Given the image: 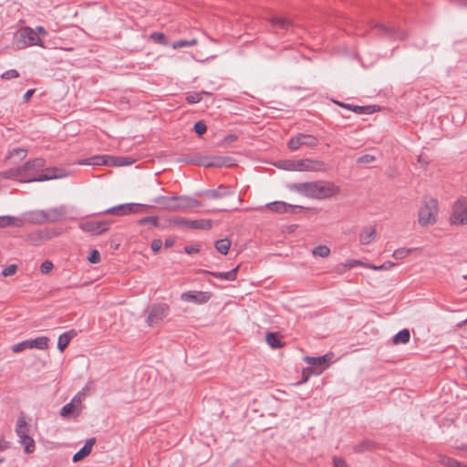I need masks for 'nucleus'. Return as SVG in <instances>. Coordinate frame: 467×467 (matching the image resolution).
<instances>
[{"label":"nucleus","instance_id":"nucleus-1","mask_svg":"<svg viewBox=\"0 0 467 467\" xmlns=\"http://www.w3.org/2000/svg\"><path fill=\"white\" fill-rule=\"evenodd\" d=\"M287 188L291 192L317 200L328 199L340 192V187L328 181L290 183Z\"/></svg>","mask_w":467,"mask_h":467},{"label":"nucleus","instance_id":"nucleus-2","mask_svg":"<svg viewBox=\"0 0 467 467\" xmlns=\"http://www.w3.org/2000/svg\"><path fill=\"white\" fill-rule=\"evenodd\" d=\"M14 44L17 49H23L32 46L44 47L40 36L32 27L29 26L22 27L16 34Z\"/></svg>","mask_w":467,"mask_h":467},{"label":"nucleus","instance_id":"nucleus-3","mask_svg":"<svg viewBox=\"0 0 467 467\" xmlns=\"http://www.w3.org/2000/svg\"><path fill=\"white\" fill-rule=\"evenodd\" d=\"M438 211V202L435 199L425 201L419 211V223L422 226L435 223Z\"/></svg>","mask_w":467,"mask_h":467},{"label":"nucleus","instance_id":"nucleus-4","mask_svg":"<svg viewBox=\"0 0 467 467\" xmlns=\"http://www.w3.org/2000/svg\"><path fill=\"white\" fill-rule=\"evenodd\" d=\"M170 307L165 303L153 304L145 310L146 323L152 327L161 323L168 315Z\"/></svg>","mask_w":467,"mask_h":467},{"label":"nucleus","instance_id":"nucleus-5","mask_svg":"<svg viewBox=\"0 0 467 467\" xmlns=\"http://www.w3.org/2000/svg\"><path fill=\"white\" fill-rule=\"evenodd\" d=\"M450 220L451 224H467V202L464 198L459 199L453 204Z\"/></svg>","mask_w":467,"mask_h":467},{"label":"nucleus","instance_id":"nucleus-6","mask_svg":"<svg viewBox=\"0 0 467 467\" xmlns=\"http://www.w3.org/2000/svg\"><path fill=\"white\" fill-rule=\"evenodd\" d=\"M149 205L140 204V203H124L119 204L104 211V213L113 214L117 216L127 215L130 213H139L142 212L143 209L149 208Z\"/></svg>","mask_w":467,"mask_h":467},{"label":"nucleus","instance_id":"nucleus-7","mask_svg":"<svg viewBox=\"0 0 467 467\" xmlns=\"http://www.w3.org/2000/svg\"><path fill=\"white\" fill-rule=\"evenodd\" d=\"M48 347V337H38L34 339H27L22 342H19L12 347V350L15 353L21 352L27 348H36L40 350H44Z\"/></svg>","mask_w":467,"mask_h":467},{"label":"nucleus","instance_id":"nucleus-8","mask_svg":"<svg viewBox=\"0 0 467 467\" xmlns=\"http://www.w3.org/2000/svg\"><path fill=\"white\" fill-rule=\"evenodd\" d=\"M318 144V140L310 134L299 133L292 137L288 141V148L292 150H297L301 146L316 147Z\"/></svg>","mask_w":467,"mask_h":467},{"label":"nucleus","instance_id":"nucleus-9","mask_svg":"<svg viewBox=\"0 0 467 467\" xmlns=\"http://www.w3.org/2000/svg\"><path fill=\"white\" fill-rule=\"evenodd\" d=\"M46 164V161L42 158H36L34 160H30L26 161L24 165L20 166L22 174L24 179H22L23 182H26L24 180L28 177H36L35 173L42 170Z\"/></svg>","mask_w":467,"mask_h":467},{"label":"nucleus","instance_id":"nucleus-10","mask_svg":"<svg viewBox=\"0 0 467 467\" xmlns=\"http://www.w3.org/2000/svg\"><path fill=\"white\" fill-rule=\"evenodd\" d=\"M66 176V173L57 168H47L42 170L41 173L36 177H28L24 181L26 182H44L54 179H60Z\"/></svg>","mask_w":467,"mask_h":467},{"label":"nucleus","instance_id":"nucleus-11","mask_svg":"<svg viewBox=\"0 0 467 467\" xmlns=\"http://www.w3.org/2000/svg\"><path fill=\"white\" fill-rule=\"evenodd\" d=\"M211 298V293L205 291H187L181 295V299L184 302L194 304H204Z\"/></svg>","mask_w":467,"mask_h":467},{"label":"nucleus","instance_id":"nucleus-12","mask_svg":"<svg viewBox=\"0 0 467 467\" xmlns=\"http://www.w3.org/2000/svg\"><path fill=\"white\" fill-rule=\"evenodd\" d=\"M326 170L325 162L317 160H298L296 161V171H323Z\"/></svg>","mask_w":467,"mask_h":467},{"label":"nucleus","instance_id":"nucleus-13","mask_svg":"<svg viewBox=\"0 0 467 467\" xmlns=\"http://www.w3.org/2000/svg\"><path fill=\"white\" fill-rule=\"evenodd\" d=\"M266 207L270 211L278 213H296V210L306 209L303 206L292 205V204L286 203L285 202H279V201L269 202L266 204Z\"/></svg>","mask_w":467,"mask_h":467},{"label":"nucleus","instance_id":"nucleus-14","mask_svg":"<svg viewBox=\"0 0 467 467\" xmlns=\"http://www.w3.org/2000/svg\"><path fill=\"white\" fill-rule=\"evenodd\" d=\"M80 228L85 232L99 235L108 230V223L105 221H87L80 223Z\"/></svg>","mask_w":467,"mask_h":467},{"label":"nucleus","instance_id":"nucleus-15","mask_svg":"<svg viewBox=\"0 0 467 467\" xmlns=\"http://www.w3.org/2000/svg\"><path fill=\"white\" fill-rule=\"evenodd\" d=\"M234 194V191L233 188L223 184L220 185L217 189L207 190L202 193V195L207 199H220Z\"/></svg>","mask_w":467,"mask_h":467},{"label":"nucleus","instance_id":"nucleus-16","mask_svg":"<svg viewBox=\"0 0 467 467\" xmlns=\"http://www.w3.org/2000/svg\"><path fill=\"white\" fill-rule=\"evenodd\" d=\"M19 218L24 221V224L26 223L42 224L47 222L46 211H31L24 213Z\"/></svg>","mask_w":467,"mask_h":467},{"label":"nucleus","instance_id":"nucleus-17","mask_svg":"<svg viewBox=\"0 0 467 467\" xmlns=\"http://www.w3.org/2000/svg\"><path fill=\"white\" fill-rule=\"evenodd\" d=\"M199 206H201V202L194 198L176 195L174 211H182L188 208H194Z\"/></svg>","mask_w":467,"mask_h":467},{"label":"nucleus","instance_id":"nucleus-18","mask_svg":"<svg viewBox=\"0 0 467 467\" xmlns=\"http://www.w3.org/2000/svg\"><path fill=\"white\" fill-rule=\"evenodd\" d=\"M48 238H49V235L47 234V232L42 231V230H36V231L27 234L25 236V241L31 245L37 246V245L42 244Z\"/></svg>","mask_w":467,"mask_h":467},{"label":"nucleus","instance_id":"nucleus-19","mask_svg":"<svg viewBox=\"0 0 467 467\" xmlns=\"http://www.w3.org/2000/svg\"><path fill=\"white\" fill-rule=\"evenodd\" d=\"M333 358L332 353H327L326 355L320 357H309L306 356L304 360L310 366L315 368H322L325 365H327L331 362Z\"/></svg>","mask_w":467,"mask_h":467},{"label":"nucleus","instance_id":"nucleus-20","mask_svg":"<svg viewBox=\"0 0 467 467\" xmlns=\"http://www.w3.org/2000/svg\"><path fill=\"white\" fill-rule=\"evenodd\" d=\"M96 443L95 438H89L86 441L84 446L73 455L72 461L78 462L90 454L94 444Z\"/></svg>","mask_w":467,"mask_h":467},{"label":"nucleus","instance_id":"nucleus-21","mask_svg":"<svg viewBox=\"0 0 467 467\" xmlns=\"http://www.w3.org/2000/svg\"><path fill=\"white\" fill-rule=\"evenodd\" d=\"M8 226L23 227L24 221L20 220L19 217H16V216H12V215L0 216V229L5 228Z\"/></svg>","mask_w":467,"mask_h":467},{"label":"nucleus","instance_id":"nucleus-22","mask_svg":"<svg viewBox=\"0 0 467 467\" xmlns=\"http://www.w3.org/2000/svg\"><path fill=\"white\" fill-rule=\"evenodd\" d=\"M337 104L358 114H371L375 111V106H355L342 102Z\"/></svg>","mask_w":467,"mask_h":467},{"label":"nucleus","instance_id":"nucleus-23","mask_svg":"<svg viewBox=\"0 0 467 467\" xmlns=\"http://www.w3.org/2000/svg\"><path fill=\"white\" fill-rule=\"evenodd\" d=\"M110 156L97 155L81 161L82 165H110Z\"/></svg>","mask_w":467,"mask_h":467},{"label":"nucleus","instance_id":"nucleus-24","mask_svg":"<svg viewBox=\"0 0 467 467\" xmlns=\"http://www.w3.org/2000/svg\"><path fill=\"white\" fill-rule=\"evenodd\" d=\"M176 202V195L166 197V196H159L154 199V202L161 205L162 208L174 211V204Z\"/></svg>","mask_w":467,"mask_h":467},{"label":"nucleus","instance_id":"nucleus-25","mask_svg":"<svg viewBox=\"0 0 467 467\" xmlns=\"http://www.w3.org/2000/svg\"><path fill=\"white\" fill-rule=\"evenodd\" d=\"M238 266L228 272H209L211 275L221 280L234 281L236 279Z\"/></svg>","mask_w":467,"mask_h":467},{"label":"nucleus","instance_id":"nucleus-26","mask_svg":"<svg viewBox=\"0 0 467 467\" xmlns=\"http://www.w3.org/2000/svg\"><path fill=\"white\" fill-rule=\"evenodd\" d=\"M212 227L211 220L200 219V220H189L187 227L189 229H202L207 230Z\"/></svg>","mask_w":467,"mask_h":467},{"label":"nucleus","instance_id":"nucleus-27","mask_svg":"<svg viewBox=\"0 0 467 467\" xmlns=\"http://www.w3.org/2000/svg\"><path fill=\"white\" fill-rule=\"evenodd\" d=\"M75 335V331L70 330L59 336L57 340V348L61 352H63L65 348L68 346L70 340L73 338Z\"/></svg>","mask_w":467,"mask_h":467},{"label":"nucleus","instance_id":"nucleus-28","mask_svg":"<svg viewBox=\"0 0 467 467\" xmlns=\"http://www.w3.org/2000/svg\"><path fill=\"white\" fill-rule=\"evenodd\" d=\"M30 426L27 424L24 418H19L17 420L16 432L19 438V440L29 434Z\"/></svg>","mask_w":467,"mask_h":467},{"label":"nucleus","instance_id":"nucleus-29","mask_svg":"<svg viewBox=\"0 0 467 467\" xmlns=\"http://www.w3.org/2000/svg\"><path fill=\"white\" fill-rule=\"evenodd\" d=\"M60 415L63 418H69L70 416L76 418L79 415V410L74 404H72V402H69L61 408Z\"/></svg>","mask_w":467,"mask_h":467},{"label":"nucleus","instance_id":"nucleus-30","mask_svg":"<svg viewBox=\"0 0 467 467\" xmlns=\"http://www.w3.org/2000/svg\"><path fill=\"white\" fill-rule=\"evenodd\" d=\"M376 228L372 227L370 229H366L362 231L359 235V242L361 244H370L376 236Z\"/></svg>","mask_w":467,"mask_h":467},{"label":"nucleus","instance_id":"nucleus-31","mask_svg":"<svg viewBox=\"0 0 467 467\" xmlns=\"http://www.w3.org/2000/svg\"><path fill=\"white\" fill-rule=\"evenodd\" d=\"M410 330L407 328H404L398 332L392 338V342L395 345L398 344H406L410 341Z\"/></svg>","mask_w":467,"mask_h":467},{"label":"nucleus","instance_id":"nucleus-32","mask_svg":"<svg viewBox=\"0 0 467 467\" xmlns=\"http://www.w3.org/2000/svg\"><path fill=\"white\" fill-rule=\"evenodd\" d=\"M19 442L24 447V451L26 453H32L35 451V441L34 440L28 435L21 438L19 440Z\"/></svg>","mask_w":467,"mask_h":467},{"label":"nucleus","instance_id":"nucleus-33","mask_svg":"<svg viewBox=\"0 0 467 467\" xmlns=\"http://www.w3.org/2000/svg\"><path fill=\"white\" fill-rule=\"evenodd\" d=\"M266 342L272 348H278L282 347V342L276 333L269 332L266 334Z\"/></svg>","mask_w":467,"mask_h":467},{"label":"nucleus","instance_id":"nucleus-34","mask_svg":"<svg viewBox=\"0 0 467 467\" xmlns=\"http://www.w3.org/2000/svg\"><path fill=\"white\" fill-rule=\"evenodd\" d=\"M231 246V241L227 238L215 242V249L222 254H227Z\"/></svg>","mask_w":467,"mask_h":467},{"label":"nucleus","instance_id":"nucleus-35","mask_svg":"<svg viewBox=\"0 0 467 467\" xmlns=\"http://www.w3.org/2000/svg\"><path fill=\"white\" fill-rule=\"evenodd\" d=\"M439 462L446 467H467L461 462L445 455H439Z\"/></svg>","mask_w":467,"mask_h":467},{"label":"nucleus","instance_id":"nucleus-36","mask_svg":"<svg viewBox=\"0 0 467 467\" xmlns=\"http://www.w3.org/2000/svg\"><path fill=\"white\" fill-rule=\"evenodd\" d=\"M2 175L5 179L19 178L21 182H22V179H24L20 167L13 168L8 171H5L2 172Z\"/></svg>","mask_w":467,"mask_h":467},{"label":"nucleus","instance_id":"nucleus-37","mask_svg":"<svg viewBox=\"0 0 467 467\" xmlns=\"http://www.w3.org/2000/svg\"><path fill=\"white\" fill-rule=\"evenodd\" d=\"M312 254L326 258L330 254V248L327 245H318L312 250Z\"/></svg>","mask_w":467,"mask_h":467},{"label":"nucleus","instance_id":"nucleus-38","mask_svg":"<svg viewBox=\"0 0 467 467\" xmlns=\"http://www.w3.org/2000/svg\"><path fill=\"white\" fill-rule=\"evenodd\" d=\"M110 160V165L112 166H125V165H129V164H131L132 161H130V158H127V157H113V156H110L109 158Z\"/></svg>","mask_w":467,"mask_h":467},{"label":"nucleus","instance_id":"nucleus-39","mask_svg":"<svg viewBox=\"0 0 467 467\" xmlns=\"http://www.w3.org/2000/svg\"><path fill=\"white\" fill-rule=\"evenodd\" d=\"M46 216L47 222H56L62 216V213L59 209L55 208L46 211Z\"/></svg>","mask_w":467,"mask_h":467},{"label":"nucleus","instance_id":"nucleus-40","mask_svg":"<svg viewBox=\"0 0 467 467\" xmlns=\"http://www.w3.org/2000/svg\"><path fill=\"white\" fill-rule=\"evenodd\" d=\"M272 24L281 29H288L291 26V22L284 17H276L272 19Z\"/></svg>","mask_w":467,"mask_h":467},{"label":"nucleus","instance_id":"nucleus-41","mask_svg":"<svg viewBox=\"0 0 467 467\" xmlns=\"http://www.w3.org/2000/svg\"><path fill=\"white\" fill-rule=\"evenodd\" d=\"M26 154H27V151L26 149L24 148H16V149H13L9 154H8V158L9 159H13L15 157H17L18 160H23L26 157Z\"/></svg>","mask_w":467,"mask_h":467},{"label":"nucleus","instance_id":"nucleus-42","mask_svg":"<svg viewBox=\"0 0 467 467\" xmlns=\"http://www.w3.org/2000/svg\"><path fill=\"white\" fill-rule=\"evenodd\" d=\"M196 44H197V39H195V38H192L191 40H178V41L173 42L172 47L174 49H178V48H182L184 47H192V46H195Z\"/></svg>","mask_w":467,"mask_h":467},{"label":"nucleus","instance_id":"nucleus-43","mask_svg":"<svg viewBox=\"0 0 467 467\" xmlns=\"http://www.w3.org/2000/svg\"><path fill=\"white\" fill-rule=\"evenodd\" d=\"M204 94V95H210L209 92H206V91H202V92H200V93H191V94H188L186 96V100L188 103L190 104H195V103H198L201 101L202 99V95Z\"/></svg>","mask_w":467,"mask_h":467},{"label":"nucleus","instance_id":"nucleus-44","mask_svg":"<svg viewBox=\"0 0 467 467\" xmlns=\"http://www.w3.org/2000/svg\"><path fill=\"white\" fill-rule=\"evenodd\" d=\"M412 251L413 249L410 248H400L393 252L392 256L397 260L403 259L407 257Z\"/></svg>","mask_w":467,"mask_h":467},{"label":"nucleus","instance_id":"nucleus-45","mask_svg":"<svg viewBox=\"0 0 467 467\" xmlns=\"http://www.w3.org/2000/svg\"><path fill=\"white\" fill-rule=\"evenodd\" d=\"M138 223L140 225H144L146 223H149L154 227H158L159 226V218L157 216L143 217L138 221Z\"/></svg>","mask_w":467,"mask_h":467},{"label":"nucleus","instance_id":"nucleus-46","mask_svg":"<svg viewBox=\"0 0 467 467\" xmlns=\"http://www.w3.org/2000/svg\"><path fill=\"white\" fill-rule=\"evenodd\" d=\"M279 168L287 170V171H296V161H282L279 165Z\"/></svg>","mask_w":467,"mask_h":467},{"label":"nucleus","instance_id":"nucleus-47","mask_svg":"<svg viewBox=\"0 0 467 467\" xmlns=\"http://www.w3.org/2000/svg\"><path fill=\"white\" fill-rule=\"evenodd\" d=\"M193 130L199 135L202 136L207 130V126L203 121H198L193 126Z\"/></svg>","mask_w":467,"mask_h":467},{"label":"nucleus","instance_id":"nucleus-48","mask_svg":"<svg viewBox=\"0 0 467 467\" xmlns=\"http://www.w3.org/2000/svg\"><path fill=\"white\" fill-rule=\"evenodd\" d=\"M53 263L49 260L44 261L40 265V271L44 275L49 274L53 270Z\"/></svg>","mask_w":467,"mask_h":467},{"label":"nucleus","instance_id":"nucleus-49","mask_svg":"<svg viewBox=\"0 0 467 467\" xmlns=\"http://www.w3.org/2000/svg\"><path fill=\"white\" fill-rule=\"evenodd\" d=\"M19 77V73L17 70L16 69H9V70H6L5 72H4L2 75H1V78L3 79H12V78H16Z\"/></svg>","mask_w":467,"mask_h":467},{"label":"nucleus","instance_id":"nucleus-50","mask_svg":"<svg viewBox=\"0 0 467 467\" xmlns=\"http://www.w3.org/2000/svg\"><path fill=\"white\" fill-rule=\"evenodd\" d=\"M16 270H17V265H15V264H12L8 266H6L3 271H2V275L4 276H10V275H13L16 273Z\"/></svg>","mask_w":467,"mask_h":467},{"label":"nucleus","instance_id":"nucleus-51","mask_svg":"<svg viewBox=\"0 0 467 467\" xmlns=\"http://www.w3.org/2000/svg\"><path fill=\"white\" fill-rule=\"evenodd\" d=\"M88 262L91 264H98L100 262V254L99 252L96 249L92 250L88 258Z\"/></svg>","mask_w":467,"mask_h":467},{"label":"nucleus","instance_id":"nucleus-52","mask_svg":"<svg viewBox=\"0 0 467 467\" xmlns=\"http://www.w3.org/2000/svg\"><path fill=\"white\" fill-rule=\"evenodd\" d=\"M356 266H362L364 267V262L360 261V260H348L346 263H345V267L347 269H351V268H354Z\"/></svg>","mask_w":467,"mask_h":467},{"label":"nucleus","instance_id":"nucleus-53","mask_svg":"<svg viewBox=\"0 0 467 467\" xmlns=\"http://www.w3.org/2000/svg\"><path fill=\"white\" fill-rule=\"evenodd\" d=\"M372 448L371 441H364L355 447V451L358 452L364 451L366 450H370Z\"/></svg>","mask_w":467,"mask_h":467},{"label":"nucleus","instance_id":"nucleus-54","mask_svg":"<svg viewBox=\"0 0 467 467\" xmlns=\"http://www.w3.org/2000/svg\"><path fill=\"white\" fill-rule=\"evenodd\" d=\"M372 448L371 441H364L355 447V451L358 452L364 451L366 450H370Z\"/></svg>","mask_w":467,"mask_h":467},{"label":"nucleus","instance_id":"nucleus-55","mask_svg":"<svg viewBox=\"0 0 467 467\" xmlns=\"http://www.w3.org/2000/svg\"><path fill=\"white\" fill-rule=\"evenodd\" d=\"M162 246V242L160 239H154L151 242L150 248L154 254H157Z\"/></svg>","mask_w":467,"mask_h":467},{"label":"nucleus","instance_id":"nucleus-56","mask_svg":"<svg viewBox=\"0 0 467 467\" xmlns=\"http://www.w3.org/2000/svg\"><path fill=\"white\" fill-rule=\"evenodd\" d=\"M374 161H375V157L370 154H365L358 159V163H364V164L370 163Z\"/></svg>","mask_w":467,"mask_h":467},{"label":"nucleus","instance_id":"nucleus-57","mask_svg":"<svg viewBox=\"0 0 467 467\" xmlns=\"http://www.w3.org/2000/svg\"><path fill=\"white\" fill-rule=\"evenodd\" d=\"M333 462L335 467H348L347 462L342 458L334 457Z\"/></svg>","mask_w":467,"mask_h":467},{"label":"nucleus","instance_id":"nucleus-58","mask_svg":"<svg viewBox=\"0 0 467 467\" xmlns=\"http://www.w3.org/2000/svg\"><path fill=\"white\" fill-rule=\"evenodd\" d=\"M200 249L198 245H187L184 247V252L188 254L198 253Z\"/></svg>","mask_w":467,"mask_h":467},{"label":"nucleus","instance_id":"nucleus-59","mask_svg":"<svg viewBox=\"0 0 467 467\" xmlns=\"http://www.w3.org/2000/svg\"><path fill=\"white\" fill-rule=\"evenodd\" d=\"M151 38L156 40L157 42H160V43H162L165 39V36L162 33H160V32H154L152 35H151Z\"/></svg>","mask_w":467,"mask_h":467},{"label":"nucleus","instance_id":"nucleus-60","mask_svg":"<svg viewBox=\"0 0 467 467\" xmlns=\"http://www.w3.org/2000/svg\"><path fill=\"white\" fill-rule=\"evenodd\" d=\"M201 164L205 167L219 166V161H209L207 158L201 161Z\"/></svg>","mask_w":467,"mask_h":467},{"label":"nucleus","instance_id":"nucleus-61","mask_svg":"<svg viewBox=\"0 0 467 467\" xmlns=\"http://www.w3.org/2000/svg\"><path fill=\"white\" fill-rule=\"evenodd\" d=\"M189 220L187 219H184V218H181V217H176L172 220V222L178 225H182V226H184V227H187V223H188Z\"/></svg>","mask_w":467,"mask_h":467},{"label":"nucleus","instance_id":"nucleus-62","mask_svg":"<svg viewBox=\"0 0 467 467\" xmlns=\"http://www.w3.org/2000/svg\"><path fill=\"white\" fill-rule=\"evenodd\" d=\"M379 27L387 34H391L394 36H399L398 34L392 28L387 27L384 25H379Z\"/></svg>","mask_w":467,"mask_h":467},{"label":"nucleus","instance_id":"nucleus-63","mask_svg":"<svg viewBox=\"0 0 467 467\" xmlns=\"http://www.w3.org/2000/svg\"><path fill=\"white\" fill-rule=\"evenodd\" d=\"M395 264L391 262H385L384 264L378 265L379 271L380 270H389Z\"/></svg>","mask_w":467,"mask_h":467},{"label":"nucleus","instance_id":"nucleus-64","mask_svg":"<svg viewBox=\"0 0 467 467\" xmlns=\"http://www.w3.org/2000/svg\"><path fill=\"white\" fill-rule=\"evenodd\" d=\"M450 1L456 5L467 7V0H450Z\"/></svg>","mask_w":467,"mask_h":467}]
</instances>
